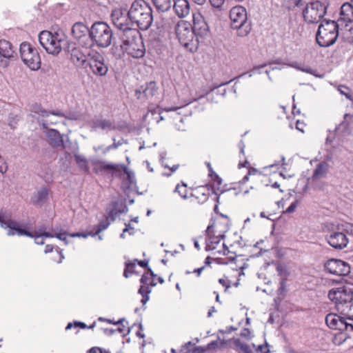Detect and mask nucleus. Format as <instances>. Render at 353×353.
<instances>
[{"label":"nucleus","mask_w":353,"mask_h":353,"mask_svg":"<svg viewBox=\"0 0 353 353\" xmlns=\"http://www.w3.org/2000/svg\"><path fill=\"white\" fill-rule=\"evenodd\" d=\"M7 170V166L6 164V162L4 159H0V172L1 173H5Z\"/></svg>","instance_id":"56"},{"label":"nucleus","mask_w":353,"mask_h":353,"mask_svg":"<svg viewBox=\"0 0 353 353\" xmlns=\"http://www.w3.org/2000/svg\"><path fill=\"white\" fill-rule=\"evenodd\" d=\"M303 72H305L306 73H308V74H311L315 77H317L319 78H323L324 75L323 74H316V71L314 70L312 68H310V67H307V68H301V69Z\"/></svg>","instance_id":"51"},{"label":"nucleus","mask_w":353,"mask_h":353,"mask_svg":"<svg viewBox=\"0 0 353 353\" xmlns=\"http://www.w3.org/2000/svg\"><path fill=\"white\" fill-rule=\"evenodd\" d=\"M214 225H210L208 226L205 232L208 239L206 241V249L208 250H214L216 248V246L219 244L221 239L225 237V233L229 230V225L226 223L223 230L216 231L219 232L218 235H215V232L213 230Z\"/></svg>","instance_id":"12"},{"label":"nucleus","mask_w":353,"mask_h":353,"mask_svg":"<svg viewBox=\"0 0 353 353\" xmlns=\"http://www.w3.org/2000/svg\"><path fill=\"white\" fill-rule=\"evenodd\" d=\"M328 298L335 303L336 310L346 319H353V299L350 292L345 287L341 286L331 289Z\"/></svg>","instance_id":"1"},{"label":"nucleus","mask_w":353,"mask_h":353,"mask_svg":"<svg viewBox=\"0 0 353 353\" xmlns=\"http://www.w3.org/2000/svg\"><path fill=\"white\" fill-rule=\"evenodd\" d=\"M67 235H68V234H67L66 231L63 230L61 232L57 233V235H54V237H56L58 239L63 241L65 245H68V241L66 237Z\"/></svg>","instance_id":"46"},{"label":"nucleus","mask_w":353,"mask_h":353,"mask_svg":"<svg viewBox=\"0 0 353 353\" xmlns=\"http://www.w3.org/2000/svg\"><path fill=\"white\" fill-rule=\"evenodd\" d=\"M119 39L121 41V48L123 49L125 46H128L129 44L134 42L135 41L141 40L142 37L136 28L130 27L124 30L119 33Z\"/></svg>","instance_id":"16"},{"label":"nucleus","mask_w":353,"mask_h":353,"mask_svg":"<svg viewBox=\"0 0 353 353\" xmlns=\"http://www.w3.org/2000/svg\"><path fill=\"white\" fill-rule=\"evenodd\" d=\"M347 320L348 319H346V318L344 317L343 321V326L341 327V332L353 331V322L352 321L348 322Z\"/></svg>","instance_id":"45"},{"label":"nucleus","mask_w":353,"mask_h":353,"mask_svg":"<svg viewBox=\"0 0 353 353\" xmlns=\"http://www.w3.org/2000/svg\"><path fill=\"white\" fill-rule=\"evenodd\" d=\"M325 270L332 274L346 276L350 272V265L340 259H331L324 265Z\"/></svg>","instance_id":"11"},{"label":"nucleus","mask_w":353,"mask_h":353,"mask_svg":"<svg viewBox=\"0 0 353 353\" xmlns=\"http://www.w3.org/2000/svg\"><path fill=\"white\" fill-rule=\"evenodd\" d=\"M32 115L34 118L37 119L38 122L42 118L48 117L50 114L54 115L59 117H64L68 119H74L75 118L73 117H68L64 114L63 112L59 110H54L52 112H48L45 109H43L40 105L34 104L32 106L31 108Z\"/></svg>","instance_id":"18"},{"label":"nucleus","mask_w":353,"mask_h":353,"mask_svg":"<svg viewBox=\"0 0 353 353\" xmlns=\"http://www.w3.org/2000/svg\"><path fill=\"white\" fill-rule=\"evenodd\" d=\"M225 0H210L212 6L216 8H220Z\"/></svg>","instance_id":"54"},{"label":"nucleus","mask_w":353,"mask_h":353,"mask_svg":"<svg viewBox=\"0 0 353 353\" xmlns=\"http://www.w3.org/2000/svg\"><path fill=\"white\" fill-rule=\"evenodd\" d=\"M188 353H205L206 350L205 346H196L192 350H188Z\"/></svg>","instance_id":"47"},{"label":"nucleus","mask_w":353,"mask_h":353,"mask_svg":"<svg viewBox=\"0 0 353 353\" xmlns=\"http://www.w3.org/2000/svg\"><path fill=\"white\" fill-rule=\"evenodd\" d=\"M339 91L341 94L345 95L347 99L351 100V94L349 92L348 88L345 86H340L339 88Z\"/></svg>","instance_id":"48"},{"label":"nucleus","mask_w":353,"mask_h":353,"mask_svg":"<svg viewBox=\"0 0 353 353\" xmlns=\"http://www.w3.org/2000/svg\"><path fill=\"white\" fill-rule=\"evenodd\" d=\"M43 237H44V236L36 234V236L34 237V242H35V243H37L38 245H43V244H44V241H43Z\"/></svg>","instance_id":"58"},{"label":"nucleus","mask_w":353,"mask_h":353,"mask_svg":"<svg viewBox=\"0 0 353 353\" xmlns=\"http://www.w3.org/2000/svg\"><path fill=\"white\" fill-rule=\"evenodd\" d=\"M285 285H286V279H282L280 281V286H279V288L278 290V294L279 295H282L285 293Z\"/></svg>","instance_id":"52"},{"label":"nucleus","mask_w":353,"mask_h":353,"mask_svg":"<svg viewBox=\"0 0 353 353\" xmlns=\"http://www.w3.org/2000/svg\"><path fill=\"white\" fill-rule=\"evenodd\" d=\"M337 22H339L341 26H343L344 23H345V26L352 23L353 3L351 1L350 3H345L342 5L340 11V17Z\"/></svg>","instance_id":"21"},{"label":"nucleus","mask_w":353,"mask_h":353,"mask_svg":"<svg viewBox=\"0 0 353 353\" xmlns=\"http://www.w3.org/2000/svg\"><path fill=\"white\" fill-rule=\"evenodd\" d=\"M113 141H114L113 144L110 145L111 150L117 149L120 145H121L123 144V139L121 141H119L118 142H115V139H113Z\"/></svg>","instance_id":"57"},{"label":"nucleus","mask_w":353,"mask_h":353,"mask_svg":"<svg viewBox=\"0 0 353 353\" xmlns=\"http://www.w3.org/2000/svg\"><path fill=\"white\" fill-rule=\"evenodd\" d=\"M174 10L179 18H184L190 13V6L188 0H174Z\"/></svg>","instance_id":"25"},{"label":"nucleus","mask_w":353,"mask_h":353,"mask_svg":"<svg viewBox=\"0 0 353 353\" xmlns=\"http://www.w3.org/2000/svg\"><path fill=\"white\" fill-rule=\"evenodd\" d=\"M297 205H298V201H295L292 202L290 204V205L286 209L285 212L290 214V213L294 212L296 208H297Z\"/></svg>","instance_id":"53"},{"label":"nucleus","mask_w":353,"mask_h":353,"mask_svg":"<svg viewBox=\"0 0 353 353\" xmlns=\"http://www.w3.org/2000/svg\"><path fill=\"white\" fill-rule=\"evenodd\" d=\"M89 30L85 25L79 22L74 24L72 28V33L73 37L78 39L83 36H85L88 32L89 33Z\"/></svg>","instance_id":"31"},{"label":"nucleus","mask_w":353,"mask_h":353,"mask_svg":"<svg viewBox=\"0 0 353 353\" xmlns=\"http://www.w3.org/2000/svg\"><path fill=\"white\" fill-rule=\"evenodd\" d=\"M50 144L54 148H64L63 135L54 129H50L47 132Z\"/></svg>","instance_id":"27"},{"label":"nucleus","mask_w":353,"mask_h":353,"mask_svg":"<svg viewBox=\"0 0 353 353\" xmlns=\"http://www.w3.org/2000/svg\"><path fill=\"white\" fill-rule=\"evenodd\" d=\"M212 12H213L212 10L203 9L193 13V26L192 27L197 37L203 39L209 34L208 21Z\"/></svg>","instance_id":"9"},{"label":"nucleus","mask_w":353,"mask_h":353,"mask_svg":"<svg viewBox=\"0 0 353 353\" xmlns=\"http://www.w3.org/2000/svg\"><path fill=\"white\" fill-rule=\"evenodd\" d=\"M152 278L148 276V274H143L140 279V282L142 285L139 289V294L142 296L141 303L144 305L149 301V294L151 292L150 286L154 287L157 285V283L152 279Z\"/></svg>","instance_id":"17"},{"label":"nucleus","mask_w":353,"mask_h":353,"mask_svg":"<svg viewBox=\"0 0 353 353\" xmlns=\"http://www.w3.org/2000/svg\"><path fill=\"white\" fill-rule=\"evenodd\" d=\"M339 37H341L342 39L349 43H353V25L352 23L345 26V23L343 26L339 27Z\"/></svg>","instance_id":"30"},{"label":"nucleus","mask_w":353,"mask_h":353,"mask_svg":"<svg viewBox=\"0 0 353 353\" xmlns=\"http://www.w3.org/2000/svg\"><path fill=\"white\" fill-rule=\"evenodd\" d=\"M46 228L45 225H41L36 230V234L38 235H40V236H43L44 237H47V238L54 237V235L52 234V233L46 232Z\"/></svg>","instance_id":"43"},{"label":"nucleus","mask_w":353,"mask_h":353,"mask_svg":"<svg viewBox=\"0 0 353 353\" xmlns=\"http://www.w3.org/2000/svg\"><path fill=\"white\" fill-rule=\"evenodd\" d=\"M347 234L353 236V225H349L346 227L345 229Z\"/></svg>","instance_id":"64"},{"label":"nucleus","mask_w":353,"mask_h":353,"mask_svg":"<svg viewBox=\"0 0 353 353\" xmlns=\"http://www.w3.org/2000/svg\"><path fill=\"white\" fill-rule=\"evenodd\" d=\"M70 59L72 62L80 68H86L88 63L85 54L78 48H74L71 50Z\"/></svg>","instance_id":"24"},{"label":"nucleus","mask_w":353,"mask_h":353,"mask_svg":"<svg viewBox=\"0 0 353 353\" xmlns=\"http://www.w3.org/2000/svg\"><path fill=\"white\" fill-rule=\"evenodd\" d=\"M219 342L217 340L212 341V342L209 343L206 346H205L206 352L217 348L219 347Z\"/></svg>","instance_id":"49"},{"label":"nucleus","mask_w":353,"mask_h":353,"mask_svg":"<svg viewBox=\"0 0 353 353\" xmlns=\"http://www.w3.org/2000/svg\"><path fill=\"white\" fill-rule=\"evenodd\" d=\"M343 319L344 317L342 316L330 313L325 317V323L330 329L341 331V327L343 326Z\"/></svg>","instance_id":"28"},{"label":"nucleus","mask_w":353,"mask_h":353,"mask_svg":"<svg viewBox=\"0 0 353 353\" xmlns=\"http://www.w3.org/2000/svg\"><path fill=\"white\" fill-rule=\"evenodd\" d=\"M349 123L345 121H342L339 126L336 127L335 130H339L343 128V130H345L348 128Z\"/></svg>","instance_id":"55"},{"label":"nucleus","mask_w":353,"mask_h":353,"mask_svg":"<svg viewBox=\"0 0 353 353\" xmlns=\"http://www.w3.org/2000/svg\"><path fill=\"white\" fill-rule=\"evenodd\" d=\"M89 34L99 48H107L112 43L113 36L110 27L105 22H96L89 30Z\"/></svg>","instance_id":"6"},{"label":"nucleus","mask_w":353,"mask_h":353,"mask_svg":"<svg viewBox=\"0 0 353 353\" xmlns=\"http://www.w3.org/2000/svg\"><path fill=\"white\" fill-rule=\"evenodd\" d=\"M340 26L339 22L333 20L321 21L316 35L317 43L321 47L333 45L339 37Z\"/></svg>","instance_id":"3"},{"label":"nucleus","mask_w":353,"mask_h":353,"mask_svg":"<svg viewBox=\"0 0 353 353\" xmlns=\"http://www.w3.org/2000/svg\"><path fill=\"white\" fill-rule=\"evenodd\" d=\"M213 183H208L206 185L208 191L212 190V192L216 195H218L217 190L220 189V185L222 183V179L216 173H214V178L212 179Z\"/></svg>","instance_id":"34"},{"label":"nucleus","mask_w":353,"mask_h":353,"mask_svg":"<svg viewBox=\"0 0 353 353\" xmlns=\"http://www.w3.org/2000/svg\"><path fill=\"white\" fill-rule=\"evenodd\" d=\"M89 353H108L105 350L103 351L99 347H92L90 350Z\"/></svg>","instance_id":"61"},{"label":"nucleus","mask_w":353,"mask_h":353,"mask_svg":"<svg viewBox=\"0 0 353 353\" xmlns=\"http://www.w3.org/2000/svg\"><path fill=\"white\" fill-rule=\"evenodd\" d=\"M234 345L238 353H252V350L250 346L246 343L241 342L239 339L234 340Z\"/></svg>","instance_id":"36"},{"label":"nucleus","mask_w":353,"mask_h":353,"mask_svg":"<svg viewBox=\"0 0 353 353\" xmlns=\"http://www.w3.org/2000/svg\"><path fill=\"white\" fill-rule=\"evenodd\" d=\"M40 45L48 54L57 55L63 48L68 43L64 34L57 32L54 33L48 31H41L38 36Z\"/></svg>","instance_id":"4"},{"label":"nucleus","mask_w":353,"mask_h":353,"mask_svg":"<svg viewBox=\"0 0 353 353\" xmlns=\"http://www.w3.org/2000/svg\"><path fill=\"white\" fill-rule=\"evenodd\" d=\"M123 50L135 59L142 58L145 54V48L143 39L137 41H135L128 46H125V48H123Z\"/></svg>","instance_id":"20"},{"label":"nucleus","mask_w":353,"mask_h":353,"mask_svg":"<svg viewBox=\"0 0 353 353\" xmlns=\"http://www.w3.org/2000/svg\"><path fill=\"white\" fill-rule=\"evenodd\" d=\"M14 50L12 44L6 40H0V67L6 68L14 57Z\"/></svg>","instance_id":"15"},{"label":"nucleus","mask_w":353,"mask_h":353,"mask_svg":"<svg viewBox=\"0 0 353 353\" xmlns=\"http://www.w3.org/2000/svg\"><path fill=\"white\" fill-rule=\"evenodd\" d=\"M20 54L23 62L31 70H37L41 67L39 52L30 43L24 42L21 44Z\"/></svg>","instance_id":"10"},{"label":"nucleus","mask_w":353,"mask_h":353,"mask_svg":"<svg viewBox=\"0 0 353 353\" xmlns=\"http://www.w3.org/2000/svg\"><path fill=\"white\" fill-rule=\"evenodd\" d=\"M166 153L161 152L160 154V160L161 161L162 165L165 168H169L172 172H175L179 167V164L174 165L172 167L170 168L168 165L164 163V159L165 158Z\"/></svg>","instance_id":"44"},{"label":"nucleus","mask_w":353,"mask_h":353,"mask_svg":"<svg viewBox=\"0 0 353 353\" xmlns=\"http://www.w3.org/2000/svg\"><path fill=\"white\" fill-rule=\"evenodd\" d=\"M231 26L238 30L240 37L246 36L251 30V25L248 21L247 12L245 8L239 6L232 8L230 12Z\"/></svg>","instance_id":"7"},{"label":"nucleus","mask_w":353,"mask_h":353,"mask_svg":"<svg viewBox=\"0 0 353 353\" xmlns=\"http://www.w3.org/2000/svg\"><path fill=\"white\" fill-rule=\"evenodd\" d=\"M74 160L77 165L85 172H88L89 170L88 163V160L82 155L75 154L74 155Z\"/></svg>","instance_id":"37"},{"label":"nucleus","mask_w":353,"mask_h":353,"mask_svg":"<svg viewBox=\"0 0 353 353\" xmlns=\"http://www.w3.org/2000/svg\"><path fill=\"white\" fill-rule=\"evenodd\" d=\"M155 7L162 12L167 11L171 7L170 0H152Z\"/></svg>","instance_id":"38"},{"label":"nucleus","mask_w":353,"mask_h":353,"mask_svg":"<svg viewBox=\"0 0 353 353\" xmlns=\"http://www.w3.org/2000/svg\"><path fill=\"white\" fill-rule=\"evenodd\" d=\"M112 21L114 26L121 32L132 26L133 23L130 21L128 12L121 9H115L111 14Z\"/></svg>","instance_id":"13"},{"label":"nucleus","mask_w":353,"mask_h":353,"mask_svg":"<svg viewBox=\"0 0 353 353\" xmlns=\"http://www.w3.org/2000/svg\"><path fill=\"white\" fill-rule=\"evenodd\" d=\"M79 44L85 48H89L95 44V41L92 39L90 34L83 36L81 38L78 39Z\"/></svg>","instance_id":"39"},{"label":"nucleus","mask_w":353,"mask_h":353,"mask_svg":"<svg viewBox=\"0 0 353 353\" xmlns=\"http://www.w3.org/2000/svg\"><path fill=\"white\" fill-rule=\"evenodd\" d=\"M330 170V165L326 161H321L319 163L315 169L313 171L312 175V179L313 181H317L321 179H324L327 176Z\"/></svg>","instance_id":"26"},{"label":"nucleus","mask_w":353,"mask_h":353,"mask_svg":"<svg viewBox=\"0 0 353 353\" xmlns=\"http://www.w3.org/2000/svg\"><path fill=\"white\" fill-rule=\"evenodd\" d=\"M125 268L123 272V276L128 278L131 274L134 272V268L136 266L135 262H125Z\"/></svg>","instance_id":"40"},{"label":"nucleus","mask_w":353,"mask_h":353,"mask_svg":"<svg viewBox=\"0 0 353 353\" xmlns=\"http://www.w3.org/2000/svg\"><path fill=\"white\" fill-rule=\"evenodd\" d=\"M117 212L114 210H111L109 213L108 216L105 219H108V220L111 221H114L116 219Z\"/></svg>","instance_id":"60"},{"label":"nucleus","mask_w":353,"mask_h":353,"mask_svg":"<svg viewBox=\"0 0 353 353\" xmlns=\"http://www.w3.org/2000/svg\"><path fill=\"white\" fill-rule=\"evenodd\" d=\"M88 65L92 72L97 76H104L108 71V68L104 63L103 57L99 54L93 56L89 60Z\"/></svg>","instance_id":"14"},{"label":"nucleus","mask_w":353,"mask_h":353,"mask_svg":"<svg viewBox=\"0 0 353 353\" xmlns=\"http://www.w3.org/2000/svg\"><path fill=\"white\" fill-rule=\"evenodd\" d=\"M174 192H176L179 194L181 198L186 199L187 198V186L185 184L183 183L181 185L178 184L174 190Z\"/></svg>","instance_id":"42"},{"label":"nucleus","mask_w":353,"mask_h":353,"mask_svg":"<svg viewBox=\"0 0 353 353\" xmlns=\"http://www.w3.org/2000/svg\"><path fill=\"white\" fill-rule=\"evenodd\" d=\"M191 196L194 197L199 203H203L208 199L209 191L205 186L198 187L194 193L191 194Z\"/></svg>","instance_id":"32"},{"label":"nucleus","mask_w":353,"mask_h":353,"mask_svg":"<svg viewBox=\"0 0 353 353\" xmlns=\"http://www.w3.org/2000/svg\"><path fill=\"white\" fill-rule=\"evenodd\" d=\"M0 225L1 228H8V236H13L16 233L19 236L24 235L26 230L21 228L18 223L10 219L6 221L4 216L0 214Z\"/></svg>","instance_id":"23"},{"label":"nucleus","mask_w":353,"mask_h":353,"mask_svg":"<svg viewBox=\"0 0 353 353\" xmlns=\"http://www.w3.org/2000/svg\"><path fill=\"white\" fill-rule=\"evenodd\" d=\"M91 127L92 129L96 130L101 128L103 130H113L115 129L114 125L108 119H97L91 121Z\"/></svg>","instance_id":"29"},{"label":"nucleus","mask_w":353,"mask_h":353,"mask_svg":"<svg viewBox=\"0 0 353 353\" xmlns=\"http://www.w3.org/2000/svg\"><path fill=\"white\" fill-rule=\"evenodd\" d=\"M326 241L330 246L336 250H342L348 244L346 235L341 232H334L327 235Z\"/></svg>","instance_id":"19"},{"label":"nucleus","mask_w":353,"mask_h":353,"mask_svg":"<svg viewBox=\"0 0 353 353\" xmlns=\"http://www.w3.org/2000/svg\"><path fill=\"white\" fill-rule=\"evenodd\" d=\"M39 123L42 125L43 128L48 129L49 125H54L57 123L56 121H54V120L52 121H46L44 120V118H42Z\"/></svg>","instance_id":"50"},{"label":"nucleus","mask_w":353,"mask_h":353,"mask_svg":"<svg viewBox=\"0 0 353 353\" xmlns=\"http://www.w3.org/2000/svg\"><path fill=\"white\" fill-rule=\"evenodd\" d=\"M157 91V86L154 81L146 83L140 86L135 91V94L139 99H149L154 95Z\"/></svg>","instance_id":"22"},{"label":"nucleus","mask_w":353,"mask_h":353,"mask_svg":"<svg viewBox=\"0 0 353 353\" xmlns=\"http://www.w3.org/2000/svg\"><path fill=\"white\" fill-rule=\"evenodd\" d=\"M48 196V190L46 188H41L35 194V203L42 204L45 202Z\"/></svg>","instance_id":"35"},{"label":"nucleus","mask_w":353,"mask_h":353,"mask_svg":"<svg viewBox=\"0 0 353 353\" xmlns=\"http://www.w3.org/2000/svg\"><path fill=\"white\" fill-rule=\"evenodd\" d=\"M91 234H92L91 233L85 234V233L77 232V233L70 234L69 235L72 237L78 236V237L86 238L88 235H91Z\"/></svg>","instance_id":"59"},{"label":"nucleus","mask_w":353,"mask_h":353,"mask_svg":"<svg viewBox=\"0 0 353 353\" xmlns=\"http://www.w3.org/2000/svg\"><path fill=\"white\" fill-rule=\"evenodd\" d=\"M176 37L180 43L190 52L197 50L199 38L194 31L192 25L186 21H180L175 27Z\"/></svg>","instance_id":"5"},{"label":"nucleus","mask_w":353,"mask_h":353,"mask_svg":"<svg viewBox=\"0 0 353 353\" xmlns=\"http://www.w3.org/2000/svg\"><path fill=\"white\" fill-rule=\"evenodd\" d=\"M219 283L220 284H221L222 285L225 286V288H226V290H227L228 288H230V284L227 282V281H226V280H225L224 279H219Z\"/></svg>","instance_id":"62"},{"label":"nucleus","mask_w":353,"mask_h":353,"mask_svg":"<svg viewBox=\"0 0 353 353\" xmlns=\"http://www.w3.org/2000/svg\"><path fill=\"white\" fill-rule=\"evenodd\" d=\"M110 221H109L108 219H105L101 221L97 225V231L94 233H93L92 235L93 236H96L97 234L100 233L101 231L107 229L108 228V226L110 225Z\"/></svg>","instance_id":"41"},{"label":"nucleus","mask_w":353,"mask_h":353,"mask_svg":"<svg viewBox=\"0 0 353 353\" xmlns=\"http://www.w3.org/2000/svg\"><path fill=\"white\" fill-rule=\"evenodd\" d=\"M94 168L95 172H108V171H114L117 170L118 168V165H115L113 163H107L104 161H99L94 163Z\"/></svg>","instance_id":"33"},{"label":"nucleus","mask_w":353,"mask_h":353,"mask_svg":"<svg viewBox=\"0 0 353 353\" xmlns=\"http://www.w3.org/2000/svg\"><path fill=\"white\" fill-rule=\"evenodd\" d=\"M304 123L300 122L299 121H296V128L298 130L303 132Z\"/></svg>","instance_id":"63"},{"label":"nucleus","mask_w":353,"mask_h":353,"mask_svg":"<svg viewBox=\"0 0 353 353\" xmlns=\"http://www.w3.org/2000/svg\"><path fill=\"white\" fill-rule=\"evenodd\" d=\"M128 15L131 23H136L142 30L148 29L153 21L152 8L143 0H136L128 12Z\"/></svg>","instance_id":"2"},{"label":"nucleus","mask_w":353,"mask_h":353,"mask_svg":"<svg viewBox=\"0 0 353 353\" xmlns=\"http://www.w3.org/2000/svg\"><path fill=\"white\" fill-rule=\"evenodd\" d=\"M329 6L327 0H316L307 4L303 11L304 20L308 23H317L325 16Z\"/></svg>","instance_id":"8"}]
</instances>
